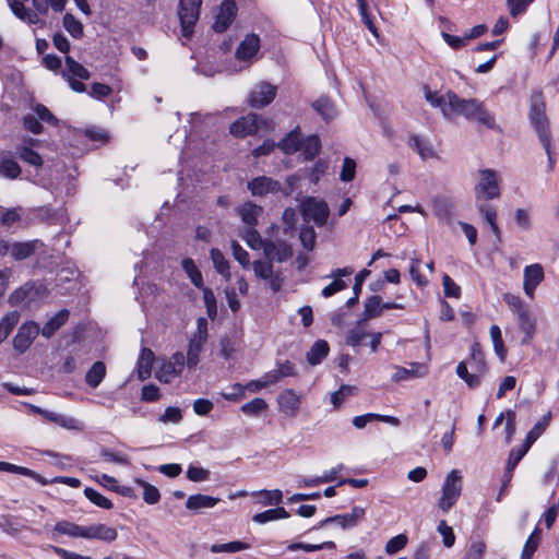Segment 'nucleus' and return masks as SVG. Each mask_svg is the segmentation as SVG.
Here are the masks:
<instances>
[{"label":"nucleus","mask_w":559,"mask_h":559,"mask_svg":"<svg viewBox=\"0 0 559 559\" xmlns=\"http://www.w3.org/2000/svg\"><path fill=\"white\" fill-rule=\"evenodd\" d=\"M425 98L431 106L439 108L448 119L454 116H463L487 128H495L496 120L493 115L486 109L483 103L475 98H461L453 92L439 95L429 90L425 92Z\"/></svg>","instance_id":"f257e3e1"},{"label":"nucleus","mask_w":559,"mask_h":559,"mask_svg":"<svg viewBox=\"0 0 559 559\" xmlns=\"http://www.w3.org/2000/svg\"><path fill=\"white\" fill-rule=\"evenodd\" d=\"M530 121L538 134V138L548 156L549 169H554L555 159L551 152V135L549 131V122L546 116V105L540 92L533 93L531 97Z\"/></svg>","instance_id":"f03ea898"},{"label":"nucleus","mask_w":559,"mask_h":559,"mask_svg":"<svg viewBox=\"0 0 559 559\" xmlns=\"http://www.w3.org/2000/svg\"><path fill=\"white\" fill-rule=\"evenodd\" d=\"M477 174L478 180L474 187L476 205L499 199L501 195L499 174L490 168L479 169Z\"/></svg>","instance_id":"7ed1b4c3"},{"label":"nucleus","mask_w":559,"mask_h":559,"mask_svg":"<svg viewBox=\"0 0 559 559\" xmlns=\"http://www.w3.org/2000/svg\"><path fill=\"white\" fill-rule=\"evenodd\" d=\"M462 492V475L457 469L451 471L442 485V493L438 507L448 512L459 500Z\"/></svg>","instance_id":"20e7f679"},{"label":"nucleus","mask_w":559,"mask_h":559,"mask_svg":"<svg viewBox=\"0 0 559 559\" xmlns=\"http://www.w3.org/2000/svg\"><path fill=\"white\" fill-rule=\"evenodd\" d=\"M300 211L306 222L313 221L316 225H325L330 210L328 203L314 197H306L300 201Z\"/></svg>","instance_id":"39448f33"},{"label":"nucleus","mask_w":559,"mask_h":559,"mask_svg":"<svg viewBox=\"0 0 559 559\" xmlns=\"http://www.w3.org/2000/svg\"><path fill=\"white\" fill-rule=\"evenodd\" d=\"M202 0H180L179 20L182 35L189 38L194 32V25L200 17Z\"/></svg>","instance_id":"423d86ee"},{"label":"nucleus","mask_w":559,"mask_h":559,"mask_svg":"<svg viewBox=\"0 0 559 559\" xmlns=\"http://www.w3.org/2000/svg\"><path fill=\"white\" fill-rule=\"evenodd\" d=\"M207 341V321L205 318H199L197 321V331L188 345L187 365L194 368L200 361V354Z\"/></svg>","instance_id":"0eeeda50"},{"label":"nucleus","mask_w":559,"mask_h":559,"mask_svg":"<svg viewBox=\"0 0 559 559\" xmlns=\"http://www.w3.org/2000/svg\"><path fill=\"white\" fill-rule=\"evenodd\" d=\"M254 275L265 281L273 293L281 290L284 284V275L280 270H275L271 261L257 260L252 263Z\"/></svg>","instance_id":"6e6552de"},{"label":"nucleus","mask_w":559,"mask_h":559,"mask_svg":"<svg viewBox=\"0 0 559 559\" xmlns=\"http://www.w3.org/2000/svg\"><path fill=\"white\" fill-rule=\"evenodd\" d=\"M28 407L33 413L43 416L44 419H46L52 424H56L64 429H68V430H82L83 429L82 423L74 417L66 416V415H62V414H59V413H56L52 411L44 409L39 406H35V405H31V404L28 405Z\"/></svg>","instance_id":"1a4fd4ad"},{"label":"nucleus","mask_w":559,"mask_h":559,"mask_svg":"<svg viewBox=\"0 0 559 559\" xmlns=\"http://www.w3.org/2000/svg\"><path fill=\"white\" fill-rule=\"evenodd\" d=\"M277 88L269 82H260L253 86L249 94V105L254 108H262L273 102Z\"/></svg>","instance_id":"9d476101"},{"label":"nucleus","mask_w":559,"mask_h":559,"mask_svg":"<svg viewBox=\"0 0 559 559\" xmlns=\"http://www.w3.org/2000/svg\"><path fill=\"white\" fill-rule=\"evenodd\" d=\"M40 333L39 325L34 321L23 323L13 338V347L19 353L26 352Z\"/></svg>","instance_id":"9b49d317"},{"label":"nucleus","mask_w":559,"mask_h":559,"mask_svg":"<svg viewBox=\"0 0 559 559\" xmlns=\"http://www.w3.org/2000/svg\"><path fill=\"white\" fill-rule=\"evenodd\" d=\"M185 366V356L182 353H175L169 360L164 361L156 371V378L160 382L169 383L174 378L179 376Z\"/></svg>","instance_id":"f8f14e48"},{"label":"nucleus","mask_w":559,"mask_h":559,"mask_svg":"<svg viewBox=\"0 0 559 559\" xmlns=\"http://www.w3.org/2000/svg\"><path fill=\"white\" fill-rule=\"evenodd\" d=\"M263 252L265 255V261H271L273 263L274 261L282 263L287 261L293 255L292 247L283 240L273 241V240H265L263 246Z\"/></svg>","instance_id":"ddd939ff"},{"label":"nucleus","mask_w":559,"mask_h":559,"mask_svg":"<svg viewBox=\"0 0 559 559\" xmlns=\"http://www.w3.org/2000/svg\"><path fill=\"white\" fill-rule=\"evenodd\" d=\"M278 411L287 417H295L299 412L301 397L293 389H286L277 395Z\"/></svg>","instance_id":"4468645a"},{"label":"nucleus","mask_w":559,"mask_h":559,"mask_svg":"<svg viewBox=\"0 0 559 559\" xmlns=\"http://www.w3.org/2000/svg\"><path fill=\"white\" fill-rule=\"evenodd\" d=\"M247 188L253 197H264L282 191L281 183L266 176H259L252 179L248 182Z\"/></svg>","instance_id":"2eb2a0df"},{"label":"nucleus","mask_w":559,"mask_h":559,"mask_svg":"<svg viewBox=\"0 0 559 559\" xmlns=\"http://www.w3.org/2000/svg\"><path fill=\"white\" fill-rule=\"evenodd\" d=\"M260 129L259 116L257 114H249L239 118L230 124V133L238 138L255 134Z\"/></svg>","instance_id":"dca6fc26"},{"label":"nucleus","mask_w":559,"mask_h":559,"mask_svg":"<svg viewBox=\"0 0 559 559\" xmlns=\"http://www.w3.org/2000/svg\"><path fill=\"white\" fill-rule=\"evenodd\" d=\"M520 330L523 332L522 345H530L537 331V318L531 309L516 316Z\"/></svg>","instance_id":"f3484780"},{"label":"nucleus","mask_w":559,"mask_h":559,"mask_svg":"<svg viewBox=\"0 0 559 559\" xmlns=\"http://www.w3.org/2000/svg\"><path fill=\"white\" fill-rule=\"evenodd\" d=\"M365 518V509L361 507H354L349 513L337 514L325 519L321 522L320 527L328 523L335 522L342 528H350L356 526Z\"/></svg>","instance_id":"a211bd4d"},{"label":"nucleus","mask_w":559,"mask_h":559,"mask_svg":"<svg viewBox=\"0 0 559 559\" xmlns=\"http://www.w3.org/2000/svg\"><path fill=\"white\" fill-rule=\"evenodd\" d=\"M544 280V270L540 264H532L524 269L523 288L525 294L533 298L536 287Z\"/></svg>","instance_id":"6ab92c4d"},{"label":"nucleus","mask_w":559,"mask_h":559,"mask_svg":"<svg viewBox=\"0 0 559 559\" xmlns=\"http://www.w3.org/2000/svg\"><path fill=\"white\" fill-rule=\"evenodd\" d=\"M260 49V38L255 34H249L236 49V58L240 61L251 62Z\"/></svg>","instance_id":"aec40b11"},{"label":"nucleus","mask_w":559,"mask_h":559,"mask_svg":"<svg viewBox=\"0 0 559 559\" xmlns=\"http://www.w3.org/2000/svg\"><path fill=\"white\" fill-rule=\"evenodd\" d=\"M237 7L233 0H225L215 17L214 29L223 33L227 29L236 15Z\"/></svg>","instance_id":"412c9836"},{"label":"nucleus","mask_w":559,"mask_h":559,"mask_svg":"<svg viewBox=\"0 0 559 559\" xmlns=\"http://www.w3.org/2000/svg\"><path fill=\"white\" fill-rule=\"evenodd\" d=\"M117 536V530L104 523H95L85 526V539H99L105 543H111Z\"/></svg>","instance_id":"4be33fe9"},{"label":"nucleus","mask_w":559,"mask_h":559,"mask_svg":"<svg viewBox=\"0 0 559 559\" xmlns=\"http://www.w3.org/2000/svg\"><path fill=\"white\" fill-rule=\"evenodd\" d=\"M432 210L439 221L450 223L454 216V202L444 195H437L431 201Z\"/></svg>","instance_id":"5701e85b"},{"label":"nucleus","mask_w":559,"mask_h":559,"mask_svg":"<svg viewBox=\"0 0 559 559\" xmlns=\"http://www.w3.org/2000/svg\"><path fill=\"white\" fill-rule=\"evenodd\" d=\"M427 374V367L424 364L413 362L409 368L395 367L392 380L395 382L409 380L413 378H421Z\"/></svg>","instance_id":"b1692460"},{"label":"nucleus","mask_w":559,"mask_h":559,"mask_svg":"<svg viewBox=\"0 0 559 559\" xmlns=\"http://www.w3.org/2000/svg\"><path fill=\"white\" fill-rule=\"evenodd\" d=\"M408 145L418 153L423 160H427L429 158H438V154L432 143L426 139L412 135L409 138Z\"/></svg>","instance_id":"393cba45"},{"label":"nucleus","mask_w":559,"mask_h":559,"mask_svg":"<svg viewBox=\"0 0 559 559\" xmlns=\"http://www.w3.org/2000/svg\"><path fill=\"white\" fill-rule=\"evenodd\" d=\"M477 211L481 214L485 222L489 225L490 230L496 236L498 241H501V231L497 225V210L495 206L487 203H479L476 205Z\"/></svg>","instance_id":"a878e982"},{"label":"nucleus","mask_w":559,"mask_h":559,"mask_svg":"<svg viewBox=\"0 0 559 559\" xmlns=\"http://www.w3.org/2000/svg\"><path fill=\"white\" fill-rule=\"evenodd\" d=\"M154 353L150 348H143L136 362L138 377L141 381L151 377L154 361Z\"/></svg>","instance_id":"bb28decb"},{"label":"nucleus","mask_w":559,"mask_h":559,"mask_svg":"<svg viewBox=\"0 0 559 559\" xmlns=\"http://www.w3.org/2000/svg\"><path fill=\"white\" fill-rule=\"evenodd\" d=\"M35 140L33 139H25L23 143L16 147V153L25 163L39 167L43 164V159L38 153L31 148Z\"/></svg>","instance_id":"cd10ccee"},{"label":"nucleus","mask_w":559,"mask_h":559,"mask_svg":"<svg viewBox=\"0 0 559 559\" xmlns=\"http://www.w3.org/2000/svg\"><path fill=\"white\" fill-rule=\"evenodd\" d=\"M69 319V311L62 309L57 312L41 329L40 334L49 338L51 337Z\"/></svg>","instance_id":"c85d7f7f"},{"label":"nucleus","mask_w":559,"mask_h":559,"mask_svg":"<svg viewBox=\"0 0 559 559\" xmlns=\"http://www.w3.org/2000/svg\"><path fill=\"white\" fill-rule=\"evenodd\" d=\"M262 212V206L253 202H246L238 209V213L247 226H255Z\"/></svg>","instance_id":"c756f323"},{"label":"nucleus","mask_w":559,"mask_h":559,"mask_svg":"<svg viewBox=\"0 0 559 559\" xmlns=\"http://www.w3.org/2000/svg\"><path fill=\"white\" fill-rule=\"evenodd\" d=\"M219 502L218 498L206 495H192L186 501V508L192 511L214 508Z\"/></svg>","instance_id":"7c9ffc66"},{"label":"nucleus","mask_w":559,"mask_h":559,"mask_svg":"<svg viewBox=\"0 0 559 559\" xmlns=\"http://www.w3.org/2000/svg\"><path fill=\"white\" fill-rule=\"evenodd\" d=\"M66 69L62 71V76L66 80L79 78L81 80H88L90 72L81 63L76 62L72 57H66Z\"/></svg>","instance_id":"2f4dec72"},{"label":"nucleus","mask_w":559,"mask_h":559,"mask_svg":"<svg viewBox=\"0 0 559 559\" xmlns=\"http://www.w3.org/2000/svg\"><path fill=\"white\" fill-rule=\"evenodd\" d=\"M0 472H7V473H13V474L27 476V477L35 479L37 483H39L41 485H48V479H46L45 477L35 473L34 471H32L27 467H23V466H19V465L9 463V462H0Z\"/></svg>","instance_id":"473e14b6"},{"label":"nucleus","mask_w":559,"mask_h":559,"mask_svg":"<svg viewBox=\"0 0 559 559\" xmlns=\"http://www.w3.org/2000/svg\"><path fill=\"white\" fill-rule=\"evenodd\" d=\"M40 245L38 240L14 242L11 246V255L17 261L24 260L31 257Z\"/></svg>","instance_id":"72a5a7b5"},{"label":"nucleus","mask_w":559,"mask_h":559,"mask_svg":"<svg viewBox=\"0 0 559 559\" xmlns=\"http://www.w3.org/2000/svg\"><path fill=\"white\" fill-rule=\"evenodd\" d=\"M20 321V313L17 311H10L5 313L0 320V344L4 342L11 334L13 329Z\"/></svg>","instance_id":"f704fd0d"},{"label":"nucleus","mask_w":559,"mask_h":559,"mask_svg":"<svg viewBox=\"0 0 559 559\" xmlns=\"http://www.w3.org/2000/svg\"><path fill=\"white\" fill-rule=\"evenodd\" d=\"M329 344L325 341L319 340L314 342L307 353V361L312 366L319 365L329 354Z\"/></svg>","instance_id":"c9c22d12"},{"label":"nucleus","mask_w":559,"mask_h":559,"mask_svg":"<svg viewBox=\"0 0 559 559\" xmlns=\"http://www.w3.org/2000/svg\"><path fill=\"white\" fill-rule=\"evenodd\" d=\"M106 376V366L103 361H96L90 368V370L85 374V381L88 386L95 389L100 382L104 380Z\"/></svg>","instance_id":"e433bc0d"},{"label":"nucleus","mask_w":559,"mask_h":559,"mask_svg":"<svg viewBox=\"0 0 559 559\" xmlns=\"http://www.w3.org/2000/svg\"><path fill=\"white\" fill-rule=\"evenodd\" d=\"M312 107L325 121L336 117V109L328 97H320L312 104Z\"/></svg>","instance_id":"4c0bfd02"},{"label":"nucleus","mask_w":559,"mask_h":559,"mask_svg":"<svg viewBox=\"0 0 559 559\" xmlns=\"http://www.w3.org/2000/svg\"><path fill=\"white\" fill-rule=\"evenodd\" d=\"M210 255L216 272L219 273L226 281H229V262L225 259L222 251L214 248L211 250Z\"/></svg>","instance_id":"58836bf2"},{"label":"nucleus","mask_w":559,"mask_h":559,"mask_svg":"<svg viewBox=\"0 0 559 559\" xmlns=\"http://www.w3.org/2000/svg\"><path fill=\"white\" fill-rule=\"evenodd\" d=\"M55 531L62 535L85 538V526H81L69 521L58 522L55 525Z\"/></svg>","instance_id":"ea45409f"},{"label":"nucleus","mask_w":559,"mask_h":559,"mask_svg":"<svg viewBox=\"0 0 559 559\" xmlns=\"http://www.w3.org/2000/svg\"><path fill=\"white\" fill-rule=\"evenodd\" d=\"M320 147V139L317 135H310L302 140L300 151L306 160H311L319 154Z\"/></svg>","instance_id":"a19ab883"},{"label":"nucleus","mask_w":559,"mask_h":559,"mask_svg":"<svg viewBox=\"0 0 559 559\" xmlns=\"http://www.w3.org/2000/svg\"><path fill=\"white\" fill-rule=\"evenodd\" d=\"M301 142L302 140L300 132L294 130L281 141L278 146L285 154H293L297 151H300Z\"/></svg>","instance_id":"79ce46f5"},{"label":"nucleus","mask_w":559,"mask_h":559,"mask_svg":"<svg viewBox=\"0 0 559 559\" xmlns=\"http://www.w3.org/2000/svg\"><path fill=\"white\" fill-rule=\"evenodd\" d=\"M181 266L192 284L198 288H203V276L194 261L190 258H186L182 260Z\"/></svg>","instance_id":"37998d69"},{"label":"nucleus","mask_w":559,"mask_h":559,"mask_svg":"<svg viewBox=\"0 0 559 559\" xmlns=\"http://www.w3.org/2000/svg\"><path fill=\"white\" fill-rule=\"evenodd\" d=\"M34 287H35V284L33 282L25 283L24 285L16 288L15 290H13L10 294V296L8 298V302L13 307L20 306L25 300H27L28 296L34 290Z\"/></svg>","instance_id":"c03bdc74"},{"label":"nucleus","mask_w":559,"mask_h":559,"mask_svg":"<svg viewBox=\"0 0 559 559\" xmlns=\"http://www.w3.org/2000/svg\"><path fill=\"white\" fill-rule=\"evenodd\" d=\"M542 538V530L539 527H535V530L532 532V534L526 539L521 559H532L533 555L535 554L539 542Z\"/></svg>","instance_id":"a18cd8bd"},{"label":"nucleus","mask_w":559,"mask_h":559,"mask_svg":"<svg viewBox=\"0 0 559 559\" xmlns=\"http://www.w3.org/2000/svg\"><path fill=\"white\" fill-rule=\"evenodd\" d=\"M486 548L484 540L479 538L471 539L466 546L463 559H484Z\"/></svg>","instance_id":"49530a36"},{"label":"nucleus","mask_w":559,"mask_h":559,"mask_svg":"<svg viewBox=\"0 0 559 559\" xmlns=\"http://www.w3.org/2000/svg\"><path fill=\"white\" fill-rule=\"evenodd\" d=\"M288 518V513L284 508L270 509L261 513H257L253 516V521L259 524H265L271 521H275L278 519Z\"/></svg>","instance_id":"de8ad7c7"},{"label":"nucleus","mask_w":559,"mask_h":559,"mask_svg":"<svg viewBox=\"0 0 559 559\" xmlns=\"http://www.w3.org/2000/svg\"><path fill=\"white\" fill-rule=\"evenodd\" d=\"M135 484H138L139 486H141L143 488V500L148 503V504H155L159 501L160 499V493H159V490L151 485L150 483L141 479V478H135L134 479Z\"/></svg>","instance_id":"09e8293b"},{"label":"nucleus","mask_w":559,"mask_h":559,"mask_svg":"<svg viewBox=\"0 0 559 559\" xmlns=\"http://www.w3.org/2000/svg\"><path fill=\"white\" fill-rule=\"evenodd\" d=\"M489 333L493 344L495 353L498 355L500 360L503 361L506 359L507 350L502 340L501 330L498 325H491Z\"/></svg>","instance_id":"8fccbe9b"},{"label":"nucleus","mask_w":559,"mask_h":559,"mask_svg":"<svg viewBox=\"0 0 559 559\" xmlns=\"http://www.w3.org/2000/svg\"><path fill=\"white\" fill-rule=\"evenodd\" d=\"M383 310L382 300L380 296H371L367 299L364 309L365 319L378 318Z\"/></svg>","instance_id":"3c124183"},{"label":"nucleus","mask_w":559,"mask_h":559,"mask_svg":"<svg viewBox=\"0 0 559 559\" xmlns=\"http://www.w3.org/2000/svg\"><path fill=\"white\" fill-rule=\"evenodd\" d=\"M21 175L20 165L10 158L0 160V177L16 179Z\"/></svg>","instance_id":"603ef678"},{"label":"nucleus","mask_w":559,"mask_h":559,"mask_svg":"<svg viewBox=\"0 0 559 559\" xmlns=\"http://www.w3.org/2000/svg\"><path fill=\"white\" fill-rule=\"evenodd\" d=\"M254 227L255 226H247L243 229L242 238L251 249H263L265 240L261 238V236L259 235Z\"/></svg>","instance_id":"864d4df0"},{"label":"nucleus","mask_w":559,"mask_h":559,"mask_svg":"<svg viewBox=\"0 0 559 559\" xmlns=\"http://www.w3.org/2000/svg\"><path fill=\"white\" fill-rule=\"evenodd\" d=\"M63 26L74 38L83 36V24L71 13L64 14Z\"/></svg>","instance_id":"5fc2aeb1"},{"label":"nucleus","mask_w":559,"mask_h":559,"mask_svg":"<svg viewBox=\"0 0 559 559\" xmlns=\"http://www.w3.org/2000/svg\"><path fill=\"white\" fill-rule=\"evenodd\" d=\"M250 546L243 542H230L226 544H214L211 546V551L214 554L218 552H238L248 549Z\"/></svg>","instance_id":"6e6d98bb"},{"label":"nucleus","mask_w":559,"mask_h":559,"mask_svg":"<svg viewBox=\"0 0 559 559\" xmlns=\"http://www.w3.org/2000/svg\"><path fill=\"white\" fill-rule=\"evenodd\" d=\"M456 373L472 389L478 386L480 383V378L478 374L468 372L467 364L465 361H461L457 365Z\"/></svg>","instance_id":"4d7b16f0"},{"label":"nucleus","mask_w":559,"mask_h":559,"mask_svg":"<svg viewBox=\"0 0 559 559\" xmlns=\"http://www.w3.org/2000/svg\"><path fill=\"white\" fill-rule=\"evenodd\" d=\"M84 495L92 503L96 504L99 508H103L106 510H109L112 508V502L108 498H106L105 496H103L102 493H99L98 491H96L93 488H88V487L85 488Z\"/></svg>","instance_id":"13d9d810"},{"label":"nucleus","mask_w":559,"mask_h":559,"mask_svg":"<svg viewBox=\"0 0 559 559\" xmlns=\"http://www.w3.org/2000/svg\"><path fill=\"white\" fill-rule=\"evenodd\" d=\"M355 386L347 384L341 385L340 390L331 394V403L333 404L334 408H338L347 397L355 393Z\"/></svg>","instance_id":"bf43d9fd"},{"label":"nucleus","mask_w":559,"mask_h":559,"mask_svg":"<svg viewBox=\"0 0 559 559\" xmlns=\"http://www.w3.org/2000/svg\"><path fill=\"white\" fill-rule=\"evenodd\" d=\"M266 408L267 403L261 397H255L241 406V411L248 416H257Z\"/></svg>","instance_id":"052dcab7"},{"label":"nucleus","mask_w":559,"mask_h":559,"mask_svg":"<svg viewBox=\"0 0 559 559\" xmlns=\"http://www.w3.org/2000/svg\"><path fill=\"white\" fill-rule=\"evenodd\" d=\"M299 239L302 247L307 250H313L316 246L317 234L311 226H304L300 229Z\"/></svg>","instance_id":"680f3d73"},{"label":"nucleus","mask_w":559,"mask_h":559,"mask_svg":"<svg viewBox=\"0 0 559 559\" xmlns=\"http://www.w3.org/2000/svg\"><path fill=\"white\" fill-rule=\"evenodd\" d=\"M356 175V162L350 157H345L343 166L340 173V179L345 182H349L355 178Z\"/></svg>","instance_id":"e2e57ef3"},{"label":"nucleus","mask_w":559,"mask_h":559,"mask_svg":"<svg viewBox=\"0 0 559 559\" xmlns=\"http://www.w3.org/2000/svg\"><path fill=\"white\" fill-rule=\"evenodd\" d=\"M443 539V545L451 548L455 543V535L451 526L444 520L440 521L437 527Z\"/></svg>","instance_id":"0e129e2a"},{"label":"nucleus","mask_w":559,"mask_h":559,"mask_svg":"<svg viewBox=\"0 0 559 559\" xmlns=\"http://www.w3.org/2000/svg\"><path fill=\"white\" fill-rule=\"evenodd\" d=\"M442 284L447 297L460 298L461 288L448 274L443 275Z\"/></svg>","instance_id":"69168bd1"},{"label":"nucleus","mask_w":559,"mask_h":559,"mask_svg":"<svg viewBox=\"0 0 559 559\" xmlns=\"http://www.w3.org/2000/svg\"><path fill=\"white\" fill-rule=\"evenodd\" d=\"M203 299L209 317L214 319L217 314V305L214 293L210 288H203Z\"/></svg>","instance_id":"338daca9"},{"label":"nucleus","mask_w":559,"mask_h":559,"mask_svg":"<svg viewBox=\"0 0 559 559\" xmlns=\"http://www.w3.org/2000/svg\"><path fill=\"white\" fill-rule=\"evenodd\" d=\"M407 544V536L404 534H400L393 538H391L385 545V551L389 555H393L401 549H403Z\"/></svg>","instance_id":"774afa93"}]
</instances>
